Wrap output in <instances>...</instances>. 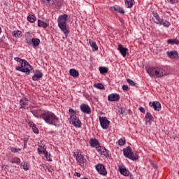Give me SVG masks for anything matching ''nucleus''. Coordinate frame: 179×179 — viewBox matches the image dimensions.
Returning a JSON list of instances; mask_svg holds the SVG:
<instances>
[{"label":"nucleus","instance_id":"obj_12","mask_svg":"<svg viewBox=\"0 0 179 179\" xmlns=\"http://www.w3.org/2000/svg\"><path fill=\"white\" fill-rule=\"evenodd\" d=\"M96 150L98 153H99V155H101L102 156H108V150H107V149L103 147H98L96 148Z\"/></svg>","mask_w":179,"mask_h":179},{"label":"nucleus","instance_id":"obj_53","mask_svg":"<svg viewBox=\"0 0 179 179\" xmlns=\"http://www.w3.org/2000/svg\"><path fill=\"white\" fill-rule=\"evenodd\" d=\"M129 113H131V110H129Z\"/></svg>","mask_w":179,"mask_h":179},{"label":"nucleus","instance_id":"obj_31","mask_svg":"<svg viewBox=\"0 0 179 179\" xmlns=\"http://www.w3.org/2000/svg\"><path fill=\"white\" fill-rule=\"evenodd\" d=\"M27 20L31 23H34L35 20H36V16L34 15H29L27 17Z\"/></svg>","mask_w":179,"mask_h":179},{"label":"nucleus","instance_id":"obj_44","mask_svg":"<svg viewBox=\"0 0 179 179\" xmlns=\"http://www.w3.org/2000/svg\"><path fill=\"white\" fill-rule=\"evenodd\" d=\"M122 90H124V92H128V85H122Z\"/></svg>","mask_w":179,"mask_h":179},{"label":"nucleus","instance_id":"obj_50","mask_svg":"<svg viewBox=\"0 0 179 179\" xmlns=\"http://www.w3.org/2000/svg\"><path fill=\"white\" fill-rule=\"evenodd\" d=\"M154 167H155V168L157 167V164H155V165H154Z\"/></svg>","mask_w":179,"mask_h":179},{"label":"nucleus","instance_id":"obj_23","mask_svg":"<svg viewBox=\"0 0 179 179\" xmlns=\"http://www.w3.org/2000/svg\"><path fill=\"white\" fill-rule=\"evenodd\" d=\"M69 73L73 78H78L79 76V72L75 69H70Z\"/></svg>","mask_w":179,"mask_h":179},{"label":"nucleus","instance_id":"obj_8","mask_svg":"<svg viewBox=\"0 0 179 179\" xmlns=\"http://www.w3.org/2000/svg\"><path fill=\"white\" fill-rule=\"evenodd\" d=\"M95 168L101 176H107V170H106V167L103 164H98L95 166Z\"/></svg>","mask_w":179,"mask_h":179},{"label":"nucleus","instance_id":"obj_38","mask_svg":"<svg viewBox=\"0 0 179 179\" xmlns=\"http://www.w3.org/2000/svg\"><path fill=\"white\" fill-rule=\"evenodd\" d=\"M69 113L71 115V117H76V113L75 112V110L72 108H70L69 110Z\"/></svg>","mask_w":179,"mask_h":179},{"label":"nucleus","instance_id":"obj_4","mask_svg":"<svg viewBox=\"0 0 179 179\" xmlns=\"http://www.w3.org/2000/svg\"><path fill=\"white\" fill-rule=\"evenodd\" d=\"M150 76H155V78H162L166 75V70L159 67H150L147 70Z\"/></svg>","mask_w":179,"mask_h":179},{"label":"nucleus","instance_id":"obj_29","mask_svg":"<svg viewBox=\"0 0 179 179\" xmlns=\"http://www.w3.org/2000/svg\"><path fill=\"white\" fill-rule=\"evenodd\" d=\"M10 162L13 164H20V158L14 157L10 159Z\"/></svg>","mask_w":179,"mask_h":179},{"label":"nucleus","instance_id":"obj_20","mask_svg":"<svg viewBox=\"0 0 179 179\" xmlns=\"http://www.w3.org/2000/svg\"><path fill=\"white\" fill-rule=\"evenodd\" d=\"M119 171H120V174H122V176H124L126 177H128V176H129V171H128L125 168L119 166Z\"/></svg>","mask_w":179,"mask_h":179},{"label":"nucleus","instance_id":"obj_17","mask_svg":"<svg viewBox=\"0 0 179 179\" xmlns=\"http://www.w3.org/2000/svg\"><path fill=\"white\" fill-rule=\"evenodd\" d=\"M108 100L109 101H118L120 100V95L117 94H111L108 96Z\"/></svg>","mask_w":179,"mask_h":179},{"label":"nucleus","instance_id":"obj_32","mask_svg":"<svg viewBox=\"0 0 179 179\" xmlns=\"http://www.w3.org/2000/svg\"><path fill=\"white\" fill-rule=\"evenodd\" d=\"M43 153L45 155L46 160H48V162H51V155H50V153H48V152H47L46 150H43Z\"/></svg>","mask_w":179,"mask_h":179},{"label":"nucleus","instance_id":"obj_11","mask_svg":"<svg viewBox=\"0 0 179 179\" xmlns=\"http://www.w3.org/2000/svg\"><path fill=\"white\" fill-rule=\"evenodd\" d=\"M81 111L85 114H90L92 113V110L90 109V106L86 104H82L80 107Z\"/></svg>","mask_w":179,"mask_h":179},{"label":"nucleus","instance_id":"obj_2","mask_svg":"<svg viewBox=\"0 0 179 179\" xmlns=\"http://www.w3.org/2000/svg\"><path fill=\"white\" fill-rule=\"evenodd\" d=\"M14 59L15 61H17V62H19L21 65V66L15 67L16 71L23 72L24 73H26V75H29L30 71H33V66H31L29 62H27V61L22 59L19 57H15Z\"/></svg>","mask_w":179,"mask_h":179},{"label":"nucleus","instance_id":"obj_28","mask_svg":"<svg viewBox=\"0 0 179 179\" xmlns=\"http://www.w3.org/2000/svg\"><path fill=\"white\" fill-rule=\"evenodd\" d=\"M38 26L39 27H43L44 29H45V27H47L48 26V24L45 22L38 20Z\"/></svg>","mask_w":179,"mask_h":179},{"label":"nucleus","instance_id":"obj_13","mask_svg":"<svg viewBox=\"0 0 179 179\" xmlns=\"http://www.w3.org/2000/svg\"><path fill=\"white\" fill-rule=\"evenodd\" d=\"M152 15L154 16L153 20L155 22V23H156L157 24H160L162 25V21L163 20L162 18H160V17L159 16V14L157 12H153Z\"/></svg>","mask_w":179,"mask_h":179},{"label":"nucleus","instance_id":"obj_34","mask_svg":"<svg viewBox=\"0 0 179 179\" xmlns=\"http://www.w3.org/2000/svg\"><path fill=\"white\" fill-rule=\"evenodd\" d=\"M13 36L14 37H22V31L17 30L13 31Z\"/></svg>","mask_w":179,"mask_h":179},{"label":"nucleus","instance_id":"obj_49","mask_svg":"<svg viewBox=\"0 0 179 179\" xmlns=\"http://www.w3.org/2000/svg\"><path fill=\"white\" fill-rule=\"evenodd\" d=\"M171 138H176V135H173V136H172V137Z\"/></svg>","mask_w":179,"mask_h":179},{"label":"nucleus","instance_id":"obj_43","mask_svg":"<svg viewBox=\"0 0 179 179\" xmlns=\"http://www.w3.org/2000/svg\"><path fill=\"white\" fill-rule=\"evenodd\" d=\"M119 113L121 114L122 117H124V114L125 113V109L124 108H120L119 110Z\"/></svg>","mask_w":179,"mask_h":179},{"label":"nucleus","instance_id":"obj_14","mask_svg":"<svg viewBox=\"0 0 179 179\" xmlns=\"http://www.w3.org/2000/svg\"><path fill=\"white\" fill-rule=\"evenodd\" d=\"M166 54L171 59H178V52L176 50L167 52Z\"/></svg>","mask_w":179,"mask_h":179},{"label":"nucleus","instance_id":"obj_10","mask_svg":"<svg viewBox=\"0 0 179 179\" xmlns=\"http://www.w3.org/2000/svg\"><path fill=\"white\" fill-rule=\"evenodd\" d=\"M149 106L152 107V108H154L155 111H160L162 109V104L157 101L150 102Z\"/></svg>","mask_w":179,"mask_h":179},{"label":"nucleus","instance_id":"obj_9","mask_svg":"<svg viewBox=\"0 0 179 179\" xmlns=\"http://www.w3.org/2000/svg\"><path fill=\"white\" fill-rule=\"evenodd\" d=\"M99 121L101 124V127L103 129H108V125H110V122L107 120V117H99Z\"/></svg>","mask_w":179,"mask_h":179},{"label":"nucleus","instance_id":"obj_36","mask_svg":"<svg viewBox=\"0 0 179 179\" xmlns=\"http://www.w3.org/2000/svg\"><path fill=\"white\" fill-rule=\"evenodd\" d=\"M94 86L96 88V89H99L100 90H102V89H104V85H103V84L101 83H96L94 85Z\"/></svg>","mask_w":179,"mask_h":179},{"label":"nucleus","instance_id":"obj_24","mask_svg":"<svg viewBox=\"0 0 179 179\" xmlns=\"http://www.w3.org/2000/svg\"><path fill=\"white\" fill-rule=\"evenodd\" d=\"M89 43L92 48V51H97V50H99V47L97 46V43H96V42L90 40Z\"/></svg>","mask_w":179,"mask_h":179},{"label":"nucleus","instance_id":"obj_40","mask_svg":"<svg viewBox=\"0 0 179 179\" xmlns=\"http://www.w3.org/2000/svg\"><path fill=\"white\" fill-rule=\"evenodd\" d=\"M117 142H118V145H120V146H124V145H125V140H124L122 138H120Z\"/></svg>","mask_w":179,"mask_h":179},{"label":"nucleus","instance_id":"obj_33","mask_svg":"<svg viewBox=\"0 0 179 179\" xmlns=\"http://www.w3.org/2000/svg\"><path fill=\"white\" fill-rule=\"evenodd\" d=\"M21 167H23L24 170L27 171V170H29V163L27 162H22L21 164Z\"/></svg>","mask_w":179,"mask_h":179},{"label":"nucleus","instance_id":"obj_26","mask_svg":"<svg viewBox=\"0 0 179 179\" xmlns=\"http://www.w3.org/2000/svg\"><path fill=\"white\" fill-rule=\"evenodd\" d=\"M28 124L29 125V127H32L33 132L34 134H38V129L37 128V127H36L35 124H34L33 122H29Z\"/></svg>","mask_w":179,"mask_h":179},{"label":"nucleus","instance_id":"obj_39","mask_svg":"<svg viewBox=\"0 0 179 179\" xmlns=\"http://www.w3.org/2000/svg\"><path fill=\"white\" fill-rule=\"evenodd\" d=\"M162 24H163V26H164L165 27H169V26H170V22L167 20L163 21L162 20Z\"/></svg>","mask_w":179,"mask_h":179},{"label":"nucleus","instance_id":"obj_30","mask_svg":"<svg viewBox=\"0 0 179 179\" xmlns=\"http://www.w3.org/2000/svg\"><path fill=\"white\" fill-rule=\"evenodd\" d=\"M168 44H171L174 45V44H179V41L178 39H169L167 41Z\"/></svg>","mask_w":179,"mask_h":179},{"label":"nucleus","instance_id":"obj_54","mask_svg":"<svg viewBox=\"0 0 179 179\" xmlns=\"http://www.w3.org/2000/svg\"><path fill=\"white\" fill-rule=\"evenodd\" d=\"M178 175H179V171H178Z\"/></svg>","mask_w":179,"mask_h":179},{"label":"nucleus","instance_id":"obj_22","mask_svg":"<svg viewBox=\"0 0 179 179\" xmlns=\"http://www.w3.org/2000/svg\"><path fill=\"white\" fill-rule=\"evenodd\" d=\"M90 144L92 148H96V146H99V141H97L96 138H91L90 140Z\"/></svg>","mask_w":179,"mask_h":179},{"label":"nucleus","instance_id":"obj_35","mask_svg":"<svg viewBox=\"0 0 179 179\" xmlns=\"http://www.w3.org/2000/svg\"><path fill=\"white\" fill-rule=\"evenodd\" d=\"M44 2H48L49 5H55V3H58V0H43Z\"/></svg>","mask_w":179,"mask_h":179},{"label":"nucleus","instance_id":"obj_25","mask_svg":"<svg viewBox=\"0 0 179 179\" xmlns=\"http://www.w3.org/2000/svg\"><path fill=\"white\" fill-rule=\"evenodd\" d=\"M113 8L114 9V10H115V12H118V13H122V15L125 13V10H124V8L120 7V6H114L113 7Z\"/></svg>","mask_w":179,"mask_h":179},{"label":"nucleus","instance_id":"obj_1","mask_svg":"<svg viewBox=\"0 0 179 179\" xmlns=\"http://www.w3.org/2000/svg\"><path fill=\"white\" fill-rule=\"evenodd\" d=\"M39 118L44 120L46 124L49 125H54V127H59V117H58L52 112H45L39 115Z\"/></svg>","mask_w":179,"mask_h":179},{"label":"nucleus","instance_id":"obj_27","mask_svg":"<svg viewBox=\"0 0 179 179\" xmlns=\"http://www.w3.org/2000/svg\"><path fill=\"white\" fill-rule=\"evenodd\" d=\"M31 43H32L34 47H37L38 45H40V39L33 38Z\"/></svg>","mask_w":179,"mask_h":179},{"label":"nucleus","instance_id":"obj_5","mask_svg":"<svg viewBox=\"0 0 179 179\" xmlns=\"http://www.w3.org/2000/svg\"><path fill=\"white\" fill-rule=\"evenodd\" d=\"M123 154L125 157L130 159V160H133V162H135L139 159V155H138V153L133 152L132 148H131L129 146L123 150Z\"/></svg>","mask_w":179,"mask_h":179},{"label":"nucleus","instance_id":"obj_15","mask_svg":"<svg viewBox=\"0 0 179 179\" xmlns=\"http://www.w3.org/2000/svg\"><path fill=\"white\" fill-rule=\"evenodd\" d=\"M117 50H119L120 52L122 54V57H127V52H128V48H124L122 45H118Z\"/></svg>","mask_w":179,"mask_h":179},{"label":"nucleus","instance_id":"obj_37","mask_svg":"<svg viewBox=\"0 0 179 179\" xmlns=\"http://www.w3.org/2000/svg\"><path fill=\"white\" fill-rule=\"evenodd\" d=\"M100 73H107L108 72V69L106 67H99Z\"/></svg>","mask_w":179,"mask_h":179},{"label":"nucleus","instance_id":"obj_21","mask_svg":"<svg viewBox=\"0 0 179 179\" xmlns=\"http://www.w3.org/2000/svg\"><path fill=\"white\" fill-rule=\"evenodd\" d=\"M124 3L126 8H131L134 5H135V1L134 0H124Z\"/></svg>","mask_w":179,"mask_h":179},{"label":"nucleus","instance_id":"obj_7","mask_svg":"<svg viewBox=\"0 0 179 179\" xmlns=\"http://www.w3.org/2000/svg\"><path fill=\"white\" fill-rule=\"evenodd\" d=\"M70 124H73L76 128H80L82 127V122L76 116H70Z\"/></svg>","mask_w":179,"mask_h":179},{"label":"nucleus","instance_id":"obj_42","mask_svg":"<svg viewBox=\"0 0 179 179\" xmlns=\"http://www.w3.org/2000/svg\"><path fill=\"white\" fill-rule=\"evenodd\" d=\"M11 152H13V153H17V152H20V150H22V149L20 148H11Z\"/></svg>","mask_w":179,"mask_h":179},{"label":"nucleus","instance_id":"obj_46","mask_svg":"<svg viewBox=\"0 0 179 179\" xmlns=\"http://www.w3.org/2000/svg\"><path fill=\"white\" fill-rule=\"evenodd\" d=\"M170 3H176L177 0H169Z\"/></svg>","mask_w":179,"mask_h":179},{"label":"nucleus","instance_id":"obj_16","mask_svg":"<svg viewBox=\"0 0 179 179\" xmlns=\"http://www.w3.org/2000/svg\"><path fill=\"white\" fill-rule=\"evenodd\" d=\"M20 108H26L29 106V99L27 98H22L20 100Z\"/></svg>","mask_w":179,"mask_h":179},{"label":"nucleus","instance_id":"obj_45","mask_svg":"<svg viewBox=\"0 0 179 179\" xmlns=\"http://www.w3.org/2000/svg\"><path fill=\"white\" fill-rule=\"evenodd\" d=\"M138 110H139V111H141V113H145V108H143V107H140L139 108H138Z\"/></svg>","mask_w":179,"mask_h":179},{"label":"nucleus","instance_id":"obj_48","mask_svg":"<svg viewBox=\"0 0 179 179\" xmlns=\"http://www.w3.org/2000/svg\"><path fill=\"white\" fill-rule=\"evenodd\" d=\"M38 151L39 153H42V152L40 150V148H38Z\"/></svg>","mask_w":179,"mask_h":179},{"label":"nucleus","instance_id":"obj_18","mask_svg":"<svg viewBox=\"0 0 179 179\" xmlns=\"http://www.w3.org/2000/svg\"><path fill=\"white\" fill-rule=\"evenodd\" d=\"M145 120L146 125H148V124L150 125V124L153 122L154 118L153 116H152V114H150V113H147L145 117Z\"/></svg>","mask_w":179,"mask_h":179},{"label":"nucleus","instance_id":"obj_52","mask_svg":"<svg viewBox=\"0 0 179 179\" xmlns=\"http://www.w3.org/2000/svg\"><path fill=\"white\" fill-rule=\"evenodd\" d=\"M24 142H27V140H24Z\"/></svg>","mask_w":179,"mask_h":179},{"label":"nucleus","instance_id":"obj_51","mask_svg":"<svg viewBox=\"0 0 179 179\" xmlns=\"http://www.w3.org/2000/svg\"><path fill=\"white\" fill-rule=\"evenodd\" d=\"M171 134H173V133H172V132H169V135H171Z\"/></svg>","mask_w":179,"mask_h":179},{"label":"nucleus","instance_id":"obj_3","mask_svg":"<svg viewBox=\"0 0 179 179\" xmlns=\"http://www.w3.org/2000/svg\"><path fill=\"white\" fill-rule=\"evenodd\" d=\"M66 19H68V15L64 14L59 16L57 20L58 27L62 30V31H63L66 38L69 34V29L66 27Z\"/></svg>","mask_w":179,"mask_h":179},{"label":"nucleus","instance_id":"obj_6","mask_svg":"<svg viewBox=\"0 0 179 179\" xmlns=\"http://www.w3.org/2000/svg\"><path fill=\"white\" fill-rule=\"evenodd\" d=\"M76 160L79 163L80 166H81V167H85V165L86 163H87L86 157L82 155V152H78L76 155Z\"/></svg>","mask_w":179,"mask_h":179},{"label":"nucleus","instance_id":"obj_19","mask_svg":"<svg viewBox=\"0 0 179 179\" xmlns=\"http://www.w3.org/2000/svg\"><path fill=\"white\" fill-rule=\"evenodd\" d=\"M41 78H43V73L38 70L36 71V73L33 76L32 79L34 81L40 80Z\"/></svg>","mask_w":179,"mask_h":179},{"label":"nucleus","instance_id":"obj_41","mask_svg":"<svg viewBox=\"0 0 179 179\" xmlns=\"http://www.w3.org/2000/svg\"><path fill=\"white\" fill-rule=\"evenodd\" d=\"M127 80V83H129V85H130V86H136V84L135 83V82H134V80H132L129 78H128Z\"/></svg>","mask_w":179,"mask_h":179},{"label":"nucleus","instance_id":"obj_47","mask_svg":"<svg viewBox=\"0 0 179 179\" xmlns=\"http://www.w3.org/2000/svg\"><path fill=\"white\" fill-rule=\"evenodd\" d=\"M75 176H76V177H80V173H78V172H76L75 173Z\"/></svg>","mask_w":179,"mask_h":179}]
</instances>
